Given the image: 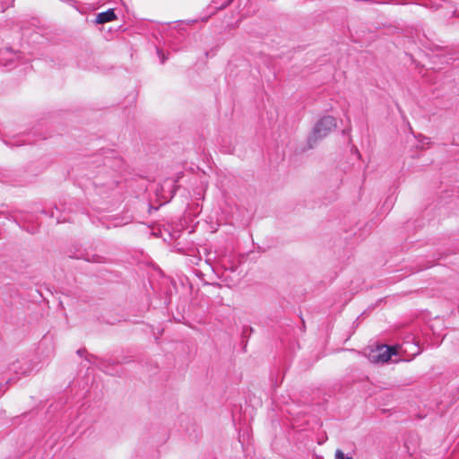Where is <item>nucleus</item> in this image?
<instances>
[{
  "label": "nucleus",
  "mask_w": 459,
  "mask_h": 459,
  "mask_svg": "<svg viewBox=\"0 0 459 459\" xmlns=\"http://www.w3.org/2000/svg\"><path fill=\"white\" fill-rule=\"evenodd\" d=\"M85 173L87 182L85 187L92 188L100 196L114 190L117 186L118 173L124 168V160L117 157L114 151L103 153H96L85 162Z\"/></svg>",
  "instance_id": "nucleus-1"
},
{
  "label": "nucleus",
  "mask_w": 459,
  "mask_h": 459,
  "mask_svg": "<svg viewBox=\"0 0 459 459\" xmlns=\"http://www.w3.org/2000/svg\"><path fill=\"white\" fill-rule=\"evenodd\" d=\"M336 119L333 116L322 117L314 126L312 132L307 137V145L314 148L318 142L325 138L333 130L336 128Z\"/></svg>",
  "instance_id": "nucleus-2"
},
{
  "label": "nucleus",
  "mask_w": 459,
  "mask_h": 459,
  "mask_svg": "<svg viewBox=\"0 0 459 459\" xmlns=\"http://www.w3.org/2000/svg\"><path fill=\"white\" fill-rule=\"evenodd\" d=\"M33 368L34 366L30 359L27 358L17 359L16 361L13 362L8 368V371L14 374V377H10L7 379L6 384L17 381L22 376L29 375L30 372L33 371Z\"/></svg>",
  "instance_id": "nucleus-3"
},
{
  "label": "nucleus",
  "mask_w": 459,
  "mask_h": 459,
  "mask_svg": "<svg viewBox=\"0 0 459 459\" xmlns=\"http://www.w3.org/2000/svg\"><path fill=\"white\" fill-rule=\"evenodd\" d=\"M395 354L394 347L387 345H378L376 351H372L369 355L370 359L376 363H385L391 359V357Z\"/></svg>",
  "instance_id": "nucleus-4"
},
{
  "label": "nucleus",
  "mask_w": 459,
  "mask_h": 459,
  "mask_svg": "<svg viewBox=\"0 0 459 459\" xmlns=\"http://www.w3.org/2000/svg\"><path fill=\"white\" fill-rule=\"evenodd\" d=\"M442 3L447 4L452 9L453 16H455L457 13V9L455 8L454 3L451 0H424V5L431 8V9H438L442 6Z\"/></svg>",
  "instance_id": "nucleus-5"
},
{
  "label": "nucleus",
  "mask_w": 459,
  "mask_h": 459,
  "mask_svg": "<svg viewBox=\"0 0 459 459\" xmlns=\"http://www.w3.org/2000/svg\"><path fill=\"white\" fill-rule=\"evenodd\" d=\"M116 19V13L113 9H108L106 12H102L97 15L96 22L103 24L106 22H112Z\"/></svg>",
  "instance_id": "nucleus-6"
},
{
  "label": "nucleus",
  "mask_w": 459,
  "mask_h": 459,
  "mask_svg": "<svg viewBox=\"0 0 459 459\" xmlns=\"http://www.w3.org/2000/svg\"><path fill=\"white\" fill-rule=\"evenodd\" d=\"M2 53L7 56L6 58H4L3 60L0 59V63L4 65H8L9 63L13 62L15 58L19 57L18 54L13 52V50L9 48H4V50H0V54Z\"/></svg>",
  "instance_id": "nucleus-7"
},
{
  "label": "nucleus",
  "mask_w": 459,
  "mask_h": 459,
  "mask_svg": "<svg viewBox=\"0 0 459 459\" xmlns=\"http://www.w3.org/2000/svg\"><path fill=\"white\" fill-rule=\"evenodd\" d=\"M335 459H352L351 456L345 455L341 449H337L334 454Z\"/></svg>",
  "instance_id": "nucleus-8"
},
{
  "label": "nucleus",
  "mask_w": 459,
  "mask_h": 459,
  "mask_svg": "<svg viewBox=\"0 0 459 459\" xmlns=\"http://www.w3.org/2000/svg\"><path fill=\"white\" fill-rule=\"evenodd\" d=\"M58 208L57 206L56 205L52 210L51 212L48 213L46 210H41L40 212L43 213V214H46V215H49L51 218H54L55 215H56V212H58Z\"/></svg>",
  "instance_id": "nucleus-9"
},
{
  "label": "nucleus",
  "mask_w": 459,
  "mask_h": 459,
  "mask_svg": "<svg viewBox=\"0 0 459 459\" xmlns=\"http://www.w3.org/2000/svg\"><path fill=\"white\" fill-rule=\"evenodd\" d=\"M24 143V141H20V140H16V141H4V143L7 144V145H11V146H21Z\"/></svg>",
  "instance_id": "nucleus-10"
},
{
  "label": "nucleus",
  "mask_w": 459,
  "mask_h": 459,
  "mask_svg": "<svg viewBox=\"0 0 459 459\" xmlns=\"http://www.w3.org/2000/svg\"><path fill=\"white\" fill-rule=\"evenodd\" d=\"M201 261V258L200 257H197V256H190L188 258V263L191 264H195L197 265L199 264V262Z\"/></svg>",
  "instance_id": "nucleus-11"
},
{
  "label": "nucleus",
  "mask_w": 459,
  "mask_h": 459,
  "mask_svg": "<svg viewBox=\"0 0 459 459\" xmlns=\"http://www.w3.org/2000/svg\"><path fill=\"white\" fill-rule=\"evenodd\" d=\"M157 53L160 57V63H165L167 57L165 56L164 53L160 48H157Z\"/></svg>",
  "instance_id": "nucleus-12"
},
{
  "label": "nucleus",
  "mask_w": 459,
  "mask_h": 459,
  "mask_svg": "<svg viewBox=\"0 0 459 459\" xmlns=\"http://www.w3.org/2000/svg\"><path fill=\"white\" fill-rule=\"evenodd\" d=\"M420 143L423 146L425 144L430 143V138L426 136H420V140H419Z\"/></svg>",
  "instance_id": "nucleus-13"
},
{
  "label": "nucleus",
  "mask_w": 459,
  "mask_h": 459,
  "mask_svg": "<svg viewBox=\"0 0 459 459\" xmlns=\"http://www.w3.org/2000/svg\"><path fill=\"white\" fill-rule=\"evenodd\" d=\"M98 366L102 369V371L106 372L107 374H114L113 372H110L108 370V368H106V365L104 364V362H100Z\"/></svg>",
  "instance_id": "nucleus-14"
},
{
  "label": "nucleus",
  "mask_w": 459,
  "mask_h": 459,
  "mask_svg": "<svg viewBox=\"0 0 459 459\" xmlns=\"http://www.w3.org/2000/svg\"><path fill=\"white\" fill-rule=\"evenodd\" d=\"M431 266H433V263H429L428 264H426V265H424V266H420V267H419V268L417 269V271H422V270H424V269H426V268H429V267H431Z\"/></svg>",
  "instance_id": "nucleus-15"
},
{
  "label": "nucleus",
  "mask_w": 459,
  "mask_h": 459,
  "mask_svg": "<svg viewBox=\"0 0 459 459\" xmlns=\"http://www.w3.org/2000/svg\"><path fill=\"white\" fill-rule=\"evenodd\" d=\"M66 221H68V219H66L65 217H63V218H61L59 216L56 217V223L65 222Z\"/></svg>",
  "instance_id": "nucleus-16"
},
{
  "label": "nucleus",
  "mask_w": 459,
  "mask_h": 459,
  "mask_svg": "<svg viewBox=\"0 0 459 459\" xmlns=\"http://www.w3.org/2000/svg\"><path fill=\"white\" fill-rule=\"evenodd\" d=\"M86 359L91 363H95V357L93 355H90L89 357L86 358Z\"/></svg>",
  "instance_id": "nucleus-17"
},
{
  "label": "nucleus",
  "mask_w": 459,
  "mask_h": 459,
  "mask_svg": "<svg viewBox=\"0 0 459 459\" xmlns=\"http://www.w3.org/2000/svg\"><path fill=\"white\" fill-rule=\"evenodd\" d=\"M86 352H87V351H86V350H85V349H79V350L77 351V354H78L79 356H82V355H83L84 353H86Z\"/></svg>",
  "instance_id": "nucleus-18"
},
{
  "label": "nucleus",
  "mask_w": 459,
  "mask_h": 459,
  "mask_svg": "<svg viewBox=\"0 0 459 459\" xmlns=\"http://www.w3.org/2000/svg\"><path fill=\"white\" fill-rule=\"evenodd\" d=\"M118 225H119V224H118V223H117V222L112 223V226H113V227H117ZM110 227H111V224H108V225L106 226V228H107V229H109Z\"/></svg>",
  "instance_id": "nucleus-19"
},
{
  "label": "nucleus",
  "mask_w": 459,
  "mask_h": 459,
  "mask_svg": "<svg viewBox=\"0 0 459 459\" xmlns=\"http://www.w3.org/2000/svg\"><path fill=\"white\" fill-rule=\"evenodd\" d=\"M233 0H229L224 5L223 7H226L227 5H229Z\"/></svg>",
  "instance_id": "nucleus-20"
},
{
  "label": "nucleus",
  "mask_w": 459,
  "mask_h": 459,
  "mask_svg": "<svg viewBox=\"0 0 459 459\" xmlns=\"http://www.w3.org/2000/svg\"><path fill=\"white\" fill-rule=\"evenodd\" d=\"M1 217L7 218V216L4 212H0V218Z\"/></svg>",
  "instance_id": "nucleus-21"
}]
</instances>
